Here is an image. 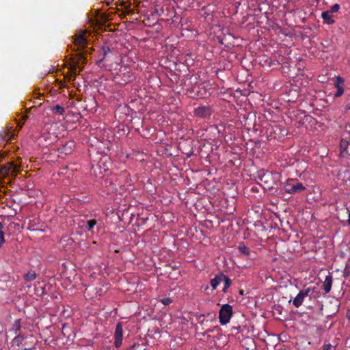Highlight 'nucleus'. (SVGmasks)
I'll list each match as a JSON object with an SVG mask.
<instances>
[{
    "label": "nucleus",
    "mask_w": 350,
    "mask_h": 350,
    "mask_svg": "<svg viewBox=\"0 0 350 350\" xmlns=\"http://www.w3.org/2000/svg\"><path fill=\"white\" fill-rule=\"evenodd\" d=\"M137 347H138V345H137L136 344H134V345H131V347H129L126 350H135Z\"/></svg>",
    "instance_id": "obj_31"
},
{
    "label": "nucleus",
    "mask_w": 350,
    "mask_h": 350,
    "mask_svg": "<svg viewBox=\"0 0 350 350\" xmlns=\"http://www.w3.org/2000/svg\"><path fill=\"white\" fill-rule=\"evenodd\" d=\"M36 106H32V107L29 108L28 111H31L32 110H36Z\"/></svg>",
    "instance_id": "obj_33"
},
{
    "label": "nucleus",
    "mask_w": 350,
    "mask_h": 350,
    "mask_svg": "<svg viewBox=\"0 0 350 350\" xmlns=\"http://www.w3.org/2000/svg\"><path fill=\"white\" fill-rule=\"evenodd\" d=\"M21 321L20 320H16L14 321L12 328L10 329V332H12L14 335L18 334V333H21Z\"/></svg>",
    "instance_id": "obj_15"
},
{
    "label": "nucleus",
    "mask_w": 350,
    "mask_h": 350,
    "mask_svg": "<svg viewBox=\"0 0 350 350\" xmlns=\"http://www.w3.org/2000/svg\"><path fill=\"white\" fill-rule=\"evenodd\" d=\"M97 221L96 219H90L86 222L85 230L86 231H92L94 226L96 225Z\"/></svg>",
    "instance_id": "obj_17"
},
{
    "label": "nucleus",
    "mask_w": 350,
    "mask_h": 350,
    "mask_svg": "<svg viewBox=\"0 0 350 350\" xmlns=\"http://www.w3.org/2000/svg\"><path fill=\"white\" fill-rule=\"evenodd\" d=\"M52 111L54 113H58L59 115H63L65 113V109L60 106L59 105H56L52 109Z\"/></svg>",
    "instance_id": "obj_20"
},
{
    "label": "nucleus",
    "mask_w": 350,
    "mask_h": 350,
    "mask_svg": "<svg viewBox=\"0 0 350 350\" xmlns=\"http://www.w3.org/2000/svg\"><path fill=\"white\" fill-rule=\"evenodd\" d=\"M349 142L345 139H341L340 143V154L347 150Z\"/></svg>",
    "instance_id": "obj_23"
},
{
    "label": "nucleus",
    "mask_w": 350,
    "mask_h": 350,
    "mask_svg": "<svg viewBox=\"0 0 350 350\" xmlns=\"http://www.w3.org/2000/svg\"><path fill=\"white\" fill-rule=\"evenodd\" d=\"M161 301L162 302L163 304L164 305H169L170 304H171L172 302V300L171 298H169V297H166V298H163L161 300Z\"/></svg>",
    "instance_id": "obj_29"
},
{
    "label": "nucleus",
    "mask_w": 350,
    "mask_h": 350,
    "mask_svg": "<svg viewBox=\"0 0 350 350\" xmlns=\"http://www.w3.org/2000/svg\"><path fill=\"white\" fill-rule=\"evenodd\" d=\"M256 179L261 181L265 185H268L271 180V174L268 172L259 170L257 172Z\"/></svg>",
    "instance_id": "obj_9"
},
{
    "label": "nucleus",
    "mask_w": 350,
    "mask_h": 350,
    "mask_svg": "<svg viewBox=\"0 0 350 350\" xmlns=\"http://www.w3.org/2000/svg\"><path fill=\"white\" fill-rule=\"evenodd\" d=\"M213 112L209 105H202L195 109L194 115L199 118H209Z\"/></svg>",
    "instance_id": "obj_4"
},
{
    "label": "nucleus",
    "mask_w": 350,
    "mask_h": 350,
    "mask_svg": "<svg viewBox=\"0 0 350 350\" xmlns=\"http://www.w3.org/2000/svg\"><path fill=\"white\" fill-rule=\"evenodd\" d=\"M0 328H1V325L0 324Z\"/></svg>",
    "instance_id": "obj_35"
},
{
    "label": "nucleus",
    "mask_w": 350,
    "mask_h": 350,
    "mask_svg": "<svg viewBox=\"0 0 350 350\" xmlns=\"http://www.w3.org/2000/svg\"><path fill=\"white\" fill-rule=\"evenodd\" d=\"M334 17V14H331L327 10L321 13V18L323 20V23L327 25H332L335 23Z\"/></svg>",
    "instance_id": "obj_11"
},
{
    "label": "nucleus",
    "mask_w": 350,
    "mask_h": 350,
    "mask_svg": "<svg viewBox=\"0 0 350 350\" xmlns=\"http://www.w3.org/2000/svg\"><path fill=\"white\" fill-rule=\"evenodd\" d=\"M220 277L221 278V282H224V286L223 288V290L222 291L223 292H226L228 288L230 287V286L231 285V283H232V281L228 277L226 276V275L220 273Z\"/></svg>",
    "instance_id": "obj_14"
},
{
    "label": "nucleus",
    "mask_w": 350,
    "mask_h": 350,
    "mask_svg": "<svg viewBox=\"0 0 350 350\" xmlns=\"http://www.w3.org/2000/svg\"><path fill=\"white\" fill-rule=\"evenodd\" d=\"M82 62V64H86V59L82 54L80 53L79 54V59L75 63V65L71 67L70 72L71 74L66 77L68 78V81H74L75 79V76L79 74V72L77 70V66L79 64V62Z\"/></svg>",
    "instance_id": "obj_6"
},
{
    "label": "nucleus",
    "mask_w": 350,
    "mask_h": 350,
    "mask_svg": "<svg viewBox=\"0 0 350 350\" xmlns=\"http://www.w3.org/2000/svg\"><path fill=\"white\" fill-rule=\"evenodd\" d=\"M344 277L347 278L350 275V261H347L343 271Z\"/></svg>",
    "instance_id": "obj_26"
},
{
    "label": "nucleus",
    "mask_w": 350,
    "mask_h": 350,
    "mask_svg": "<svg viewBox=\"0 0 350 350\" xmlns=\"http://www.w3.org/2000/svg\"><path fill=\"white\" fill-rule=\"evenodd\" d=\"M232 307L226 304L223 305L219 312V320L221 325L227 324L232 316Z\"/></svg>",
    "instance_id": "obj_3"
},
{
    "label": "nucleus",
    "mask_w": 350,
    "mask_h": 350,
    "mask_svg": "<svg viewBox=\"0 0 350 350\" xmlns=\"http://www.w3.org/2000/svg\"><path fill=\"white\" fill-rule=\"evenodd\" d=\"M0 138L3 142L11 141L14 138V133L9 130H4L0 134Z\"/></svg>",
    "instance_id": "obj_13"
},
{
    "label": "nucleus",
    "mask_w": 350,
    "mask_h": 350,
    "mask_svg": "<svg viewBox=\"0 0 350 350\" xmlns=\"http://www.w3.org/2000/svg\"><path fill=\"white\" fill-rule=\"evenodd\" d=\"M221 278L220 273L217 274L214 278L211 279L210 281V284L213 289H216L218 285L221 283Z\"/></svg>",
    "instance_id": "obj_16"
},
{
    "label": "nucleus",
    "mask_w": 350,
    "mask_h": 350,
    "mask_svg": "<svg viewBox=\"0 0 350 350\" xmlns=\"http://www.w3.org/2000/svg\"><path fill=\"white\" fill-rule=\"evenodd\" d=\"M21 170V165L13 161L8 162L0 168V177L5 178L8 176H12L14 178L16 176V172Z\"/></svg>",
    "instance_id": "obj_2"
},
{
    "label": "nucleus",
    "mask_w": 350,
    "mask_h": 350,
    "mask_svg": "<svg viewBox=\"0 0 350 350\" xmlns=\"http://www.w3.org/2000/svg\"><path fill=\"white\" fill-rule=\"evenodd\" d=\"M114 345L116 347H119L122 342V326L120 323L116 325L115 332H114Z\"/></svg>",
    "instance_id": "obj_8"
},
{
    "label": "nucleus",
    "mask_w": 350,
    "mask_h": 350,
    "mask_svg": "<svg viewBox=\"0 0 350 350\" xmlns=\"http://www.w3.org/2000/svg\"><path fill=\"white\" fill-rule=\"evenodd\" d=\"M347 224H348L349 226H350V211L349 212Z\"/></svg>",
    "instance_id": "obj_34"
},
{
    "label": "nucleus",
    "mask_w": 350,
    "mask_h": 350,
    "mask_svg": "<svg viewBox=\"0 0 350 350\" xmlns=\"http://www.w3.org/2000/svg\"><path fill=\"white\" fill-rule=\"evenodd\" d=\"M310 292V288H307L306 289L300 291L293 301V305L296 308H299L302 304L304 298L308 295Z\"/></svg>",
    "instance_id": "obj_7"
},
{
    "label": "nucleus",
    "mask_w": 350,
    "mask_h": 350,
    "mask_svg": "<svg viewBox=\"0 0 350 350\" xmlns=\"http://www.w3.org/2000/svg\"><path fill=\"white\" fill-rule=\"evenodd\" d=\"M283 184V189L288 194L301 193L306 189L305 186L296 179H288Z\"/></svg>",
    "instance_id": "obj_1"
},
{
    "label": "nucleus",
    "mask_w": 350,
    "mask_h": 350,
    "mask_svg": "<svg viewBox=\"0 0 350 350\" xmlns=\"http://www.w3.org/2000/svg\"><path fill=\"white\" fill-rule=\"evenodd\" d=\"M75 144L73 142H68L62 147L59 148L58 151L59 153L69 154L72 152V149L74 147Z\"/></svg>",
    "instance_id": "obj_12"
},
{
    "label": "nucleus",
    "mask_w": 350,
    "mask_h": 350,
    "mask_svg": "<svg viewBox=\"0 0 350 350\" xmlns=\"http://www.w3.org/2000/svg\"><path fill=\"white\" fill-rule=\"evenodd\" d=\"M86 31H80L75 36L74 44L75 46L85 49L88 46Z\"/></svg>",
    "instance_id": "obj_5"
},
{
    "label": "nucleus",
    "mask_w": 350,
    "mask_h": 350,
    "mask_svg": "<svg viewBox=\"0 0 350 350\" xmlns=\"http://www.w3.org/2000/svg\"><path fill=\"white\" fill-rule=\"evenodd\" d=\"M3 224L1 222H0V247L5 243L4 232L3 231Z\"/></svg>",
    "instance_id": "obj_25"
},
{
    "label": "nucleus",
    "mask_w": 350,
    "mask_h": 350,
    "mask_svg": "<svg viewBox=\"0 0 350 350\" xmlns=\"http://www.w3.org/2000/svg\"><path fill=\"white\" fill-rule=\"evenodd\" d=\"M238 250L241 254L247 256L250 255V253L249 248L243 244L239 245Z\"/></svg>",
    "instance_id": "obj_22"
},
{
    "label": "nucleus",
    "mask_w": 350,
    "mask_h": 350,
    "mask_svg": "<svg viewBox=\"0 0 350 350\" xmlns=\"http://www.w3.org/2000/svg\"><path fill=\"white\" fill-rule=\"evenodd\" d=\"M331 348L332 345L329 343L323 345V350H330Z\"/></svg>",
    "instance_id": "obj_30"
},
{
    "label": "nucleus",
    "mask_w": 350,
    "mask_h": 350,
    "mask_svg": "<svg viewBox=\"0 0 350 350\" xmlns=\"http://www.w3.org/2000/svg\"><path fill=\"white\" fill-rule=\"evenodd\" d=\"M339 9H340V5L338 3H336L331 7L330 10H329L327 11L333 14L334 13L337 12Z\"/></svg>",
    "instance_id": "obj_27"
},
{
    "label": "nucleus",
    "mask_w": 350,
    "mask_h": 350,
    "mask_svg": "<svg viewBox=\"0 0 350 350\" xmlns=\"http://www.w3.org/2000/svg\"><path fill=\"white\" fill-rule=\"evenodd\" d=\"M23 340L24 336L22 335L21 333H18V334H15V337L12 339V344L18 346Z\"/></svg>",
    "instance_id": "obj_19"
},
{
    "label": "nucleus",
    "mask_w": 350,
    "mask_h": 350,
    "mask_svg": "<svg viewBox=\"0 0 350 350\" xmlns=\"http://www.w3.org/2000/svg\"><path fill=\"white\" fill-rule=\"evenodd\" d=\"M344 82H345V80L342 77H341L340 76H337V77H336L335 81L334 83V87L336 88H338V87H343Z\"/></svg>",
    "instance_id": "obj_21"
},
{
    "label": "nucleus",
    "mask_w": 350,
    "mask_h": 350,
    "mask_svg": "<svg viewBox=\"0 0 350 350\" xmlns=\"http://www.w3.org/2000/svg\"><path fill=\"white\" fill-rule=\"evenodd\" d=\"M336 89H337V91L334 94V97L335 98L340 97L344 93V88L338 87V88H336Z\"/></svg>",
    "instance_id": "obj_28"
},
{
    "label": "nucleus",
    "mask_w": 350,
    "mask_h": 350,
    "mask_svg": "<svg viewBox=\"0 0 350 350\" xmlns=\"http://www.w3.org/2000/svg\"><path fill=\"white\" fill-rule=\"evenodd\" d=\"M40 98H36V100H35L33 103H34L35 104L38 105H41V104H42V103H41V102H40Z\"/></svg>",
    "instance_id": "obj_32"
},
{
    "label": "nucleus",
    "mask_w": 350,
    "mask_h": 350,
    "mask_svg": "<svg viewBox=\"0 0 350 350\" xmlns=\"http://www.w3.org/2000/svg\"><path fill=\"white\" fill-rule=\"evenodd\" d=\"M102 51L103 53V57L99 62H102L104 59V58L107 55V54L111 51L110 47L108 45H103L102 46Z\"/></svg>",
    "instance_id": "obj_24"
},
{
    "label": "nucleus",
    "mask_w": 350,
    "mask_h": 350,
    "mask_svg": "<svg viewBox=\"0 0 350 350\" xmlns=\"http://www.w3.org/2000/svg\"><path fill=\"white\" fill-rule=\"evenodd\" d=\"M36 274L34 271L30 270L24 276V279L26 282H31L36 279Z\"/></svg>",
    "instance_id": "obj_18"
},
{
    "label": "nucleus",
    "mask_w": 350,
    "mask_h": 350,
    "mask_svg": "<svg viewBox=\"0 0 350 350\" xmlns=\"http://www.w3.org/2000/svg\"><path fill=\"white\" fill-rule=\"evenodd\" d=\"M332 282V275L329 273L328 275L325 277V281L323 284V289L325 294L328 293L331 291Z\"/></svg>",
    "instance_id": "obj_10"
}]
</instances>
